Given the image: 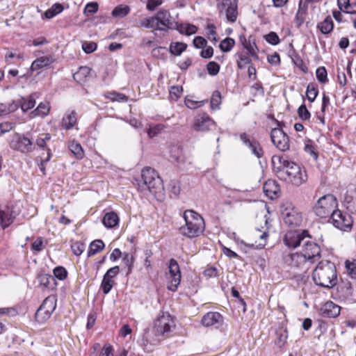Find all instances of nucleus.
Here are the masks:
<instances>
[{
	"mask_svg": "<svg viewBox=\"0 0 356 356\" xmlns=\"http://www.w3.org/2000/svg\"><path fill=\"white\" fill-rule=\"evenodd\" d=\"M289 157H271L273 171L277 176L299 186L307 179L305 168L288 159Z\"/></svg>",
	"mask_w": 356,
	"mask_h": 356,
	"instance_id": "1",
	"label": "nucleus"
},
{
	"mask_svg": "<svg viewBox=\"0 0 356 356\" xmlns=\"http://www.w3.org/2000/svg\"><path fill=\"white\" fill-rule=\"evenodd\" d=\"M315 284L330 289L337 284V273L334 263L323 260L320 261L312 273Z\"/></svg>",
	"mask_w": 356,
	"mask_h": 356,
	"instance_id": "2",
	"label": "nucleus"
},
{
	"mask_svg": "<svg viewBox=\"0 0 356 356\" xmlns=\"http://www.w3.org/2000/svg\"><path fill=\"white\" fill-rule=\"evenodd\" d=\"M185 225L179 228L181 235L193 238L200 236L205 229V222L200 214L193 210H186L184 213Z\"/></svg>",
	"mask_w": 356,
	"mask_h": 356,
	"instance_id": "3",
	"label": "nucleus"
},
{
	"mask_svg": "<svg viewBox=\"0 0 356 356\" xmlns=\"http://www.w3.org/2000/svg\"><path fill=\"white\" fill-rule=\"evenodd\" d=\"M136 181L141 191L147 189L150 193L156 194L163 189L162 179L151 167L144 168L141 171V180Z\"/></svg>",
	"mask_w": 356,
	"mask_h": 356,
	"instance_id": "4",
	"label": "nucleus"
},
{
	"mask_svg": "<svg viewBox=\"0 0 356 356\" xmlns=\"http://www.w3.org/2000/svg\"><path fill=\"white\" fill-rule=\"evenodd\" d=\"M338 207L337 197L327 193L320 197L312 207L315 215L321 218H330Z\"/></svg>",
	"mask_w": 356,
	"mask_h": 356,
	"instance_id": "5",
	"label": "nucleus"
},
{
	"mask_svg": "<svg viewBox=\"0 0 356 356\" xmlns=\"http://www.w3.org/2000/svg\"><path fill=\"white\" fill-rule=\"evenodd\" d=\"M280 212L284 223L289 227H296L301 225L302 222V213L292 202H283L280 204Z\"/></svg>",
	"mask_w": 356,
	"mask_h": 356,
	"instance_id": "6",
	"label": "nucleus"
},
{
	"mask_svg": "<svg viewBox=\"0 0 356 356\" xmlns=\"http://www.w3.org/2000/svg\"><path fill=\"white\" fill-rule=\"evenodd\" d=\"M56 296L51 295L47 296L35 314L36 321L42 323L47 321L56 307Z\"/></svg>",
	"mask_w": 356,
	"mask_h": 356,
	"instance_id": "7",
	"label": "nucleus"
},
{
	"mask_svg": "<svg viewBox=\"0 0 356 356\" xmlns=\"http://www.w3.org/2000/svg\"><path fill=\"white\" fill-rule=\"evenodd\" d=\"M329 221L343 232H350L353 224V218L348 213L337 209L331 215Z\"/></svg>",
	"mask_w": 356,
	"mask_h": 356,
	"instance_id": "8",
	"label": "nucleus"
},
{
	"mask_svg": "<svg viewBox=\"0 0 356 356\" xmlns=\"http://www.w3.org/2000/svg\"><path fill=\"white\" fill-rule=\"evenodd\" d=\"M216 7L219 13L225 14L229 22H236L238 15L237 0H216Z\"/></svg>",
	"mask_w": 356,
	"mask_h": 356,
	"instance_id": "9",
	"label": "nucleus"
},
{
	"mask_svg": "<svg viewBox=\"0 0 356 356\" xmlns=\"http://www.w3.org/2000/svg\"><path fill=\"white\" fill-rule=\"evenodd\" d=\"M306 237L311 238L307 230L288 231L284 236V243L289 248H296L299 246Z\"/></svg>",
	"mask_w": 356,
	"mask_h": 356,
	"instance_id": "10",
	"label": "nucleus"
},
{
	"mask_svg": "<svg viewBox=\"0 0 356 356\" xmlns=\"http://www.w3.org/2000/svg\"><path fill=\"white\" fill-rule=\"evenodd\" d=\"M216 126L214 120L206 113L197 115L193 120L192 128L196 131L205 132Z\"/></svg>",
	"mask_w": 356,
	"mask_h": 356,
	"instance_id": "11",
	"label": "nucleus"
},
{
	"mask_svg": "<svg viewBox=\"0 0 356 356\" xmlns=\"http://www.w3.org/2000/svg\"><path fill=\"white\" fill-rule=\"evenodd\" d=\"M169 284L168 289L171 291H176L181 282V272L179 266L175 259L169 261Z\"/></svg>",
	"mask_w": 356,
	"mask_h": 356,
	"instance_id": "12",
	"label": "nucleus"
},
{
	"mask_svg": "<svg viewBox=\"0 0 356 356\" xmlns=\"http://www.w3.org/2000/svg\"><path fill=\"white\" fill-rule=\"evenodd\" d=\"M311 264L314 263L318 260L321 257V248L315 242L307 241L302 245V249L300 252Z\"/></svg>",
	"mask_w": 356,
	"mask_h": 356,
	"instance_id": "13",
	"label": "nucleus"
},
{
	"mask_svg": "<svg viewBox=\"0 0 356 356\" xmlns=\"http://www.w3.org/2000/svg\"><path fill=\"white\" fill-rule=\"evenodd\" d=\"M172 323L171 316L168 312H161L154 321V328L158 334L163 335L170 331Z\"/></svg>",
	"mask_w": 356,
	"mask_h": 356,
	"instance_id": "14",
	"label": "nucleus"
},
{
	"mask_svg": "<svg viewBox=\"0 0 356 356\" xmlns=\"http://www.w3.org/2000/svg\"><path fill=\"white\" fill-rule=\"evenodd\" d=\"M270 138L274 145L280 151L284 152L289 148V140L282 129L274 128L270 133Z\"/></svg>",
	"mask_w": 356,
	"mask_h": 356,
	"instance_id": "15",
	"label": "nucleus"
},
{
	"mask_svg": "<svg viewBox=\"0 0 356 356\" xmlns=\"http://www.w3.org/2000/svg\"><path fill=\"white\" fill-rule=\"evenodd\" d=\"M282 260L285 264L298 268L308 261L307 257L301 252L284 253L282 255Z\"/></svg>",
	"mask_w": 356,
	"mask_h": 356,
	"instance_id": "16",
	"label": "nucleus"
},
{
	"mask_svg": "<svg viewBox=\"0 0 356 356\" xmlns=\"http://www.w3.org/2000/svg\"><path fill=\"white\" fill-rule=\"evenodd\" d=\"M120 273V267L115 266L109 268L103 277L101 284V288L104 294H108L113 286L114 282L112 280L113 277L117 276Z\"/></svg>",
	"mask_w": 356,
	"mask_h": 356,
	"instance_id": "17",
	"label": "nucleus"
},
{
	"mask_svg": "<svg viewBox=\"0 0 356 356\" xmlns=\"http://www.w3.org/2000/svg\"><path fill=\"white\" fill-rule=\"evenodd\" d=\"M156 24L161 26L160 31H166L172 28V20L170 12L168 10L161 9L154 15Z\"/></svg>",
	"mask_w": 356,
	"mask_h": 356,
	"instance_id": "18",
	"label": "nucleus"
},
{
	"mask_svg": "<svg viewBox=\"0 0 356 356\" xmlns=\"http://www.w3.org/2000/svg\"><path fill=\"white\" fill-rule=\"evenodd\" d=\"M201 323L205 327H219L223 323V317L219 312H209L203 316Z\"/></svg>",
	"mask_w": 356,
	"mask_h": 356,
	"instance_id": "19",
	"label": "nucleus"
},
{
	"mask_svg": "<svg viewBox=\"0 0 356 356\" xmlns=\"http://www.w3.org/2000/svg\"><path fill=\"white\" fill-rule=\"evenodd\" d=\"M240 139L243 143L251 150V153L255 156H262L263 149L258 141L251 138L247 134L243 133L240 135Z\"/></svg>",
	"mask_w": 356,
	"mask_h": 356,
	"instance_id": "20",
	"label": "nucleus"
},
{
	"mask_svg": "<svg viewBox=\"0 0 356 356\" xmlns=\"http://www.w3.org/2000/svg\"><path fill=\"white\" fill-rule=\"evenodd\" d=\"M341 307L332 301H327L321 306L319 314L325 318H335L340 314Z\"/></svg>",
	"mask_w": 356,
	"mask_h": 356,
	"instance_id": "21",
	"label": "nucleus"
},
{
	"mask_svg": "<svg viewBox=\"0 0 356 356\" xmlns=\"http://www.w3.org/2000/svg\"><path fill=\"white\" fill-rule=\"evenodd\" d=\"M264 193L271 200L277 198L280 194V187L276 181L268 179L263 186Z\"/></svg>",
	"mask_w": 356,
	"mask_h": 356,
	"instance_id": "22",
	"label": "nucleus"
},
{
	"mask_svg": "<svg viewBox=\"0 0 356 356\" xmlns=\"http://www.w3.org/2000/svg\"><path fill=\"white\" fill-rule=\"evenodd\" d=\"M313 1L300 0L298 5V10L295 17V24L299 28L305 22L307 10L308 8V3Z\"/></svg>",
	"mask_w": 356,
	"mask_h": 356,
	"instance_id": "23",
	"label": "nucleus"
},
{
	"mask_svg": "<svg viewBox=\"0 0 356 356\" xmlns=\"http://www.w3.org/2000/svg\"><path fill=\"white\" fill-rule=\"evenodd\" d=\"M38 280L43 289L54 290L57 286V282L53 275L49 274H39Z\"/></svg>",
	"mask_w": 356,
	"mask_h": 356,
	"instance_id": "24",
	"label": "nucleus"
},
{
	"mask_svg": "<svg viewBox=\"0 0 356 356\" xmlns=\"http://www.w3.org/2000/svg\"><path fill=\"white\" fill-rule=\"evenodd\" d=\"M337 293L339 298L347 299L353 295V287L350 281L341 280V282L337 285Z\"/></svg>",
	"mask_w": 356,
	"mask_h": 356,
	"instance_id": "25",
	"label": "nucleus"
},
{
	"mask_svg": "<svg viewBox=\"0 0 356 356\" xmlns=\"http://www.w3.org/2000/svg\"><path fill=\"white\" fill-rule=\"evenodd\" d=\"M15 216L13 215L12 210L6 207L5 209L0 210V225L5 229L13 222Z\"/></svg>",
	"mask_w": 356,
	"mask_h": 356,
	"instance_id": "26",
	"label": "nucleus"
},
{
	"mask_svg": "<svg viewBox=\"0 0 356 356\" xmlns=\"http://www.w3.org/2000/svg\"><path fill=\"white\" fill-rule=\"evenodd\" d=\"M15 148L17 149L23 153L31 152L35 148V145L32 141L26 136H19L16 141Z\"/></svg>",
	"mask_w": 356,
	"mask_h": 356,
	"instance_id": "27",
	"label": "nucleus"
},
{
	"mask_svg": "<svg viewBox=\"0 0 356 356\" xmlns=\"http://www.w3.org/2000/svg\"><path fill=\"white\" fill-rule=\"evenodd\" d=\"M51 136L49 134H40L35 141V146L42 149H47V156H51V149L48 147V143L50 142Z\"/></svg>",
	"mask_w": 356,
	"mask_h": 356,
	"instance_id": "28",
	"label": "nucleus"
},
{
	"mask_svg": "<svg viewBox=\"0 0 356 356\" xmlns=\"http://www.w3.org/2000/svg\"><path fill=\"white\" fill-rule=\"evenodd\" d=\"M276 339L275 343L279 348H282L288 339V330L286 326L282 325L275 332Z\"/></svg>",
	"mask_w": 356,
	"mask_h": 356,
	"instance_id": "29",
	"label": "nucleus"
},
{
	"mask_svg": "<svg viewBox=\"0 0 356 356\" xmlns=\"http://www.w3.org/2000/svg\"><path fill=\"white\" fill-rule=\"evenodd\" d=\"M346 209L351 213H356V190L348 191L344 199Z\"/></svg>",
	"mask_w": 356,
	"mask_h": 356,
	"instance_id": "30",
	"label": "nucleus"
},
{
	"mask_svg": "<svg viewBox=\"0 0 356 356\" xmlns=\"http://www.w3.org/2000/svg\"><path fill=\"white\" fill-rule=\"evenodd\" d=\"M76 123V113L74 111H67L63 118L62 126L65 129H72Z\"/></svg>",
	"mask_w": 356,
	"mask_h": 356,
	"instance_id": "31",
	"label": "nucleus"
},
{
	"mask_svg": "<svg viewBox=\"0 0 356 356\" xmlns=\"http://www.w3.org/2000/svg\"><path fill=\"white\" fill-rule=\"evenodd\" d=\"M91 69L88 66H81L78 71L73 74L74 79L79 82H85L88 77L90 76Z\"/></svg>",
	"mask_w": 356,
	"mask_h": 356,
	"instance_id": "32",
	"label": "nucleus"
},
{
	"mask_svg": "<svg viewBox=\"0 0 356 356\" xmlns=\"http://www.w3.org/2000/svg\"><path fill=\"white\" fill-rule=\"evenodd\" d=\"M54 59L51 56H42L35 60L31 66L32 71L40 70L44 67L48 66L53 63Z\"/></svg>",
	"mask_w": 356,
	"mask_h": 356,
	"instance_id": "33",
	"label": "nucleus"
},
{
	"mask_svg": "<svg viewBox=\"0 0 356 356\" xmlns=\"http://www.w3.org/2000/svg\"><path fill=\"white\" fill-rule=\"evenodd\" d=\"M102 222L105 227L113 228L118 225L119 222V217L116 213L111 211L106 213L102 220Z\"/></svg>",
	"mask_w": 356,
	"mask_h": 356,
	"instance_id": "34",
	"label": "nucleus"
},
{
	"mask_svg": "<svg viewBox=\"0 0 356 356\" xmlns=\"http://www.w3.org/2000/svg\"><path fill=\"white\" fill-rule=\"evenodd\" d=\"M333 20L330 15L327 16L323 22L317 24V29H319L323 34L330 33L333 30Z\"/></svg>",
	"mask_w": 356,
	"mask_h": 356,
	"instance_id": "35",
	"label": "nucleus"
},
{
	"mask_svg": "<svg viewBox=\"0 0 356 356\" xmlns=\"http://www.w3.org/2000/svg\"><path fill=\"white\" fill-rule=\"evenodd\" d=\"M105 247V245L102 240L96 239L92 241L89 245V248L88 250V257H90L99 252L102 251Z\"/></svg>",
	"mask_w": 356,
	"mask_h": 356,
	"instance_id": "36",
	"label": "nucleus"
},
{
	"mask_svg": "<svg viewBox=\"0 0 356 356\" xmlns=\"http://www.w3.org/2000/svg\"><path fill=\"white\" fill-rule=\"evenodd\" d=\"M187 48V44L184 42H172L169 47V51L172 55L179 56L182 52H184Z\"/></svg>",
	"mask_w": 356,
	"mask_h": 356,
	"instance_id": "37",
	"label": "nucleus"
},
{
	"mask_svg": "<svg viewBox=\"0 0 356 356\" xmlns=\"http://www.w3.org/2000/svg\"><path fill=\"white\" fill-rule=\"evenodd\" d=\"M64 9L61 3H56L49 9L44 12V16L47 19H51L56 15L60 13Z\"/></svg>",
	"mask_w": 356,
	"mask_h": 356,
	"instance_id": "38",
	"label": "nucleus"
},
{
	"mask_svg": "<svg viewBox=\"0 0 356 356\" xmlns=\"http://www.w3.org/2000/svg\"><path fill=\"white\" fill-rule=\"evenodd\" d=\"M140 26L147 29H153L154 30L160 31L161 26L156 24L154 16L145 18L140 22Z\"/></svg>",
	"mask_w": 356,
	"mask_h": 356,
	"instance_id": "39",
	"label": "nucleus"
},
{
	"mask_svg": "<svg viewBox=\"0 0 356 356\" xmlns=\"http://www.w3.org/2000/svg\"><path fill=\"white\" fill-rule=\"evenodd\" d=\"M130 12V8L127 5L116 6L112 11V15L115 17L122 18L127 16Z\"/></svg>",
	"mask_w": 356,
	"mask_h": 356,
	"instance_id": "40",
	"label": "nucleus"
},
{
	"mask_svg": "<svg viewBox=\"0 0 356 356\" xmlns=\"http://www.w3.org/2000/svg\"><path fill=\"white\" fill-rule=\"evenodd\" d=\"M221 94L218 90H215L211 97L210 104L211 108L213 110H218L220 109V106L221 104Z\"/></svg>",
	"mask_w": 356,
	"mask_h": 356,
	"instance_id": "41",
	"label": "nucleus"
},
{
	"mask_svg": "<svg viewBox=\"0 0 356 356\" xmlns=\"http://www.w3.org/2000/svg\"><path fill=\"white\" fill-rule=\"evenodd\" d=\"M35 104V99L33 95H30L27 99L22 98L21 108L24 112L33 108Z\"/></svg>",
	"mask_w": 356,
	"mask_h": 356,
	"instance_id": "42",
	"label": "nucleus"
},
{
	"mask_svg": "<svg viewBox=\"0 0 356 356\" xmlns=\"http://www.w3.org/2000/svg\"><path fill=\"white\" fill-rule=\"evenodd\" d=\"M122 261L124 263L125 266L127 267V271L126 274L128 275L132 272L134 268V257L129 253L124 252Z\"/></svg>",
	"mask_w": 356,
	"mask_h": 356,
	"instance_id": "43",
	"label": "nucleus"
},
{
	"mask_svg": "<svg viewBox=\"0 0 356 356\" xmlns=\"http://www.w3.org/2000/svg\"><path fill=\"white\" fill-rule=\"evenodd\" d=\"M235 44V40L232 38H226L222 40L219 45L220 50L223 52H228L232 50Z\"/></svg>",
	"mask_w": 356,
	"mask_h": 356,
	"instance_id": "44",
	"label": "nucleus"
},
{
	"mask_svg": "<svg viewBox=\"0 0 356 356\" xmlns=\"http://www.w3.org/2000/svg\"><path fill=\"white\" fill-rule=\"evenodd\" d=\"M105 97L111 101H117L119 102H125L128 100V97L122 93H118L115 91L107 92L105 95Z\"/></svg>",
	"mask_w": 356,
	"mask_h": 356,
	"instance_id": "45",
	"label": "nucleus"
},
{
	"mask_svg": "<svg viewBox=\"0 0 356 356\" xmlns=\"http://www.w3.org/2000/svg\"><path fill=\"white\" fill-rule=\"evenodd\" d=\"M49 106L47 104L40 103L38 106L31 113L33 117L40 115L44 116L48 114Z\"/></svg>",
	"mask_w": 356,
	"mask_h": 356,
	"instance_id": "46",
	"label": "nucleus"
},
{
	"mask_svg": "<svg viewBox=\"0 0 356 356\" xmlns=\"http://www.w3.org/2000/svg\"><path fill=\"white\" fill-rule=\"evenodd\" d=\"M318 94V89L314 84H309L307 87L306 96L310 102H313Z\"/></svg>",
	"mask_w": 356,
	"mask_h": 356,
	"instance_id": "47",
	"label": "nucleus"
},
{
	"mask_svg": "<svg viewBox=\"0 0 356 356\" xmlns=\"http://www.w3.org/2000/svg\"><path fill=\"white\" fill-rule=\"evenodd\" d=\"M238 57L236 62L238 68L240 70L245 68L248 65H250L252 63L251 59L247 55L240 54L238 55Z\"/></svg>",
	"mask_w": 356,
	"mask_h": 356,
	"instance_id": "48",
	"label": "nucleus"
},
{
	"mask_svg": "<svg viewBox=\"0 0 356 356\" xmlns=\"http://www.w3.org/2000/svg\"><path fill=\"white\" fill-rule=\"evenodd\" d=\"M54 278H57L59 280H64L67 277V270L63 266H57L54 270Z\"/></svg>",
	"mask_w": 356,
	"mask_h": 356,
	"instance_id": "49",
	"label": "nucleus"
},
{
	"mask_svg": "<svg viewBox=\"0 0 356 356\" xmlns=\"http://www.w3.org/2000/svg\"><path fill=\"white\" fill-rule=\"evenodd\" d=\"M316 76L317 80L321 83L327 82V73L325 67H319L316 69Z\"/></svg>",
	"mask_w": 356,
	"mask_h": 356,
	"instance_id": "50",
	"label": "nucleus"
},
{
	"mask_svg": "<svg viewBox=\"0 0 356 356\" xmlns=\"http://www.w3.org/2000/svg\"><path fill=\"white\" fill-rule=\"evenodd\" d=\"M290 56L296 66L300 68L302 71H305L307 70V67L304 65L303 60L298 53H296L295 51H293L291 53Z\"/></svg>",
	"mask_w": 356,
	"mask_h": 356,
	"instance_id": "51",
	"label": "nucleus"
},
{
	"mask_svg": "<svg viewBox=\"0 0 356 356\" xmlns=\"http://www.w3.org/2000/svg\"><path fill=\"white\" fill-rule=\"evenodd\" d=\"M69 149L74 156H80L83 154L82 146L77 141H72L69 144Z\"/></svg>",
	"mask_w": 356,
	"mask_h": 356,
	"instance_id": "52",
	"label": "nucleus"
},
{
	"mask_svg": "<svg viewBox=\"0 0 356 356\" xmlns=\"http://www.w3.org/2000/svg\"><path fill=\"white\" fill-rule=\"evenodd\" d=\"M316 145L312 140L307 139L305 140L304 150L307 154L317 156L316 152Z\"/></svg>",
	"mask_w": 356,
	"mask_h": 356,
	"instance_id": "53",
	"label": "nucleus"
},
{
	"mask_svg": "<svg viewBox=\"0 0 356 356\" xmlns=\"http://www.w3.org/2000/svg\"><path fill=\"white\" fill-rule=\"evenodd\" d=\"M86 248L85 244L81 241H76L71 245V249L73 253L76 255H81Z\"/></svg>",
	"mask_w": 356,
	"mask_h": 356,
	"instance_id": "54",
	"label": "nucleus"
},
{
	"mask_svg": "<svg viewBox=\"0 0 356 356\" xmlns=\"http://www.w3.org/2000/svg\"><path fill=\"white\" fill-rule=\"evenodd\" d=\"M298 115L299 118L303 121L309 120L311 118V113L307 110L305 104H302L299 106L298 109Z\"/></svg>",
	"mask_w": 356,
	"mask_h": 356,
	"instance_id": "55",
	"label": "nucleus"
},
{
	"mask_svg": "<svg viewBox=\"0 0 356 356\" xmlns=\"http://www.w3.org/2000/svg\"><path fill=\"white\" fill-rule=\"evenodd\" d=\"M346 268L351 278L356 279V260L355 259L353 261H346Z\"/></svg>",
	"mask_w": 356,
	"mask_h": 356,
	"instance_id": "56",
	"label": "nucleus"
},
{
	"mask_svg": "<svg viewBox=\"0 0 356 356\" xmlns=\"http://www.w3.org/2000/svg\"><path fill=\"white\" fill-rule=\"evenodd\" d=\"M170 192L177 197L181 191L180 183L177 180H171L169 184Z\"/></svg>",
	"mask_w": 356,
	"mask_h": 356,
	"instance_id": "57",
	"label": "nucleus"
},
{
	"mask_svg": "<svg viewBox=\"0 0 356 356\" xmlns=\"http://www.w3.org/2000/svg\"><path fill=\"white\" fill-rule=\"evenodd\" d=\"M98 10V3L96 2H90L86 4L83 13L86 15L89 16L97 13Z\"/></svg>",
	"mask_w": 356,
	"mask_h": 356,
	"instance_id": "58",
	"label": "nucleus"
},
{
	"mask_svg": "<svg viewBox=\"0 0 356 356\" xmlns=\"http://www.w3.org/2000/svg\"><path fill=\"white\" fill-rule=\"evenodd\" d=\"M207 69L210 75L216 76L219 72L220 65L214 61H211L207 64Z\"/></svg>",
	"mask_w": 356,
	"mask_h": 356,
	"instance_id": "59",
	"label": "nucleus"
},
{
	"mask_svg": "<svg viewBox=\"0 0 356 356\" xmlns=\"http://www.w3.org/2000/svg\"><path fill=\"white\" fill-rule=\"evenodd\" d=\"M266 40L273 44L276 45L280 43V38L277 34L275 32H270L265 36Z\"/></svg>",
	"mask_w": 356,
	"mask_h": 356,
	"instance_id": "60",
	"label": "nucleus"
},
{
	"mask_svg": "<svg viewBox=\"0 0 356 356\" xmlns=\"http://www.w3.org/2000/svg\"><path fill=\"white\" fill-rule=\"evenodd\" d=\"M337 4L341 10L346 13H352L353 11L349 10L350 8V0H337Z\"/></svg>",
	"mask_w": 356,
	"mask_h": 356,
	"instance_id": "61",
	"label": "nucleus"
},
{
	"mask_svg": "<svg viewBox=\"0 0 356 356\" xmlns=\"http://www.w3.org/2000/svg\"><path fill=\"white\" fill-rule=\"evenodd\" d=\"M182 92V87L172 86L170 90V95L173 100H177Z\"/></svg>",
	"mask_w": 356,
	"mask_h": 356,
	"instance_id": "62",
	"label": "nucleus"
},
{
	"mask_svg": "<svg viewBox=\"0 0 356 356\" xmlns=\"http://www.w3.org/2000/svg\"><path fill=\"white\" fill-rule=\"evenodd\" d=\"M15 124L9 122H5L0 124V136L12 130L15 127Z\"/></svg>",
	"mask_w": 356,
	"mask_h": 356,
	"instance_id": "63",
	"label": "nucleus"
},
{
	"mask_svg": "<svg viewBox=\"0 0 356 356\" xmlns=\"http://www.w3.org/2000/svg\"><path fill=\"white\" fill-rule=\"evenodd\" d=\"M44 248L43 241L41 237L38 238L31 244V250L36 252H41Z\"/></svg>",
	"mask_w": 356,
	"mask_h": 356,
	"instance_id": "64",
	"label": "nucleus"
}]
</instances>
